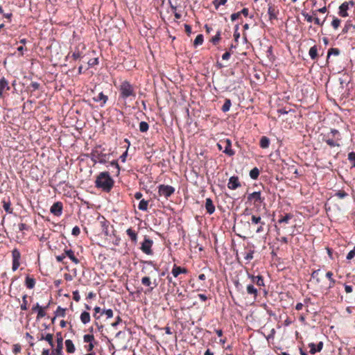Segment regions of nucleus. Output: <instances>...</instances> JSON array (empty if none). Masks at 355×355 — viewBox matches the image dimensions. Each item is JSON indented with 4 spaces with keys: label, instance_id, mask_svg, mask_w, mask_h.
<instances>
[{
    "label": "nucleus",
    "instance_id": "1",
    "mask_svg": "<svg viewBox=\"0 0 355 355\" xmlns=\"http://www.w3.org/2000/svg\"><path fill=\"white\" fill-rule=\"evenodd\" d=\"M114 184V180L107 171L101 172L95 180V187L105 192H110Z\"/></svg>",
    "mask_w": 355,
    "mask_h": 355
},
{
    "label": "nucleus",
    "instance_id": "2",
    "mask_svg": "<svg viewBox=\"0 0 355 355\" xmlns=\"http://www.w3.org/2000/svg\"><path fill=\"white\" fill-rule=\"evenodd\" d=\"M101 145L95 146V148L92 150L91 153L87 155L94 162V164H96L97 162L100 164H105L110 157V154L104 153V149L101 150Z\"/></svg>",
    "mask_w": 355,
    "mask_h": 355
},
{
    "label": "nucleus",
    "instance_id": "3",
    "mask_svg": "<svg viewBox=\"0 0 355 355\" xmlns=\"http://www.w3.org/2000/svg\"><path fill=\"white\" fill-rule=\"evenodd\" d=\"M129 97L135 98L136 97V92L134 87L128 80H124L121 83L119 87V98L126 100Z\"/></svg>",
    "mask_w": 355,
    "mask_h": 355
},
{
    "label": "nucleus",
    "instance_id": "4",
    "mask_svg": "<svg viewBox=\"0 0 355 355\" xmlns=\"http://www.w3.org/2000/svg\"><path fill=\"white\" fill-rule=\"evenodd\" d=\"M217 146L220 150H223V152L230 157L235 154V151L232 149V141L230 139L220 141L217 144Z\"/></svg>",
    "mask_w": 355,
    "mask_h": 355
},
{
    "label": "nucleus",
    "instance_id": "5",
    "mask_svg": "<svg viewBox=\"0 0 355 355\" xmlns=\"http://www.w3.org/2000/svg\"><path fill=\"white\" fill-rule=\"evenodd\" d=\"M175 192V188L170 185L160 184L158 186V193L168 199Z\"/></svg>",
    "mask_w": 355,
    "mask_h": 355
},
{
    "label": "nucleus",
    "instance_id": "6",
    "mask_svg": "<svg viewBox=\"0 0 355 355\" xmlns=\"http://www.w3.org/2000/svg\"><path fill=\"white\" fill-rule=\"evenodd\" d=\"M153 243V242L150 239L145 236L144 241L141 243V250L148 255L153 254V250L151 249Z\"/></svg>",
    "mask_w": 355,
    "mask_h": 355
},
{
    "label": "nucleus",
    "instance_id": "7",
    "mask_svg": "<svg viewBox=\"0 0 355 355\" xmlns=\"http://www.w3.org/2000/svg\"><path fill=\"white\" fill-rule=\"evenodd\" d=\"M264 200V198L261 197L260 191H254L248 196V201L250 202H253L254 205H260L263 202Z\"/></svg>",
    "mask_w": 355,
    "mask_h": 355
},
{
    "label": "nucleus",
    "instance_id": "8",
    "mask_svg": "<svg viewBox=\"0 0 355 355\" xmlns=\"http://www.w3.org/2000/svg\"><path fill=\"white\" fill-rule=\"evenodd\" d=\"M12 269L13 271H15L18 269L19 266V260L21 258V253L17 248H15L12 251Z\"/></svg>",
    "mask_w": 355,
    "mask_h": 355
},
{
    "label": "nucleus",
    "instance_id": "9",
    "mask_svg": "<svg viewBox=\"0 0 355 355\" xmlns=\"http://www.w3.org/2000/svg\"><path fill=\"white\" fill-rule=\"evenodd\" d=\"M56 348L51 352V355H62L63 348V338L60 334H57Z\"/></svg>",
    "mask_w": 355,
    "mask_h": 355
},
{
    "label": "nucleus",
    "instance_id": "10",
    "mask_svg": "<svg viewBox=\"0 0 355 355\" xmlns=\"http://www.w3.org/2000/svg\"><path fill=\"white\" fill-rule=\"evenodd\" d=\"M62 202L58 201L53 204L50 208V211L55 216H60L62 214Z\"/></svg>",
    "mask_w": 355,
    "mask_h": 355
},
{
    "label": "nucleus",
    "instance_id": "11",
    "mask_svg": "<svg viewBox=\"0 0 355 355\" xmlns=\"http://www.w3.org/2000/svg\"><path fill=\"white\" fill-rule=\"evenodd\" d=\"M241 186L239 178L237 176H232L229 179V182L227 183V187L230 189L235 190L237 188Z\"/></svg>",
    "mask_w": 355,
    "mask_h": 355
},
{
    "label": "nucleus",
    "instance_id": "12",
    "mask_svg": "<svg viewBox=\"0 0 355 355\" xmlns=\"http://www.w3.org/2000/svg\"><path fill=\"white\" fill-rule=\"evenodd\" d=\"M188 272V270L185 268H182L175 264L173 265V267L171 270V273L173 277H177L180 274H187Z\"/></svg>",
    "mask_w": 355,
    "mask_h": 355
},
{
    "label": "nucleus",
    "instance_id": "13",
    "mask_svg": "<svg viewBox=\"0 0 355 355\" xmlns=\"http://www.w3.org/2000/svg\"><path fill=\"white\" fill-rule=\"evenodd\" d=\"M10 89V87L8 80L4 77L1 78L0 79V98L2 97L4 91H8Z\"/></svg>",
    "mask_w": 355,
    "mask_h": 355
},
{
    "label": "nucleus",
    "instance_id": "14",
    "mask_svg": "<svg viewBox=\"0 0 355 355\" xmlns=\"http://www.w3.org/2000/svg\"><path fill=\"white\" fill-rule=\"evenodd\" d=\"M348 9H349V3H347V1L343 3L339 6L338 15L343 17H347L348 16V13H347Z\"/></svg>",
    "mask_w": 355,
    "mask_h": 355
},
{
    "label": "nucleus",
    "instance_id": "15",
    "mask_svg": "<svg viewBox=\"0 0 355 355\" xmlns=\"http://www.w3.org/2000/svg\"><path fill=\"white\" fill-rule=\"evenodd\" d=\"M205 209L209 214H212L215 211V206L212 200L209 198L206 199Z\"/></svg>",
    "mask_w": 355,
    "mask_h": 355
},
{
    "label": "nucleus",
    "instance_id": "16",
    "mask_svg": "<svg viewBox=\"0 0 355 355\" xmlns=\"http://www.w3.org/2000/svg\"><path fill=\"white\" fill-rule=\"evenodd\" d=\"M53 338V335L52 334H46V335H44V334H41L40 336L38 337L39 340H44L45 341H47L52 347L54 346Z\"/></svg>",
    "mask_w": 355,
    "mask_h": 355
},
{
    "label": "nucleus",
    "instance_id": "17",
    "mask_svg": "<svg viewBox=\"0 0 355 355\" xmlns=\"http://www.w3.org/2000/svg\"><path fill=\"white\" fill-rule=\"evenodd\" d=\"M246 291L248 295L252 296L256 299L258 293V290L254 287L252 284H249L246 286Z\"/></svg>",
    "mask_w": 355,
    "mask_h": 355
},
{
    "label": "nucleus",
    "instance_id": "18",
    "mask_svg": "<svg viewBox=\"0 0 355 355\" xmlns=\"http://www.w3.org/2000/svg\"><path fill=\"white\" fill-rule=\"evenodd\" d=\"M257 286L259 287V292H261L263 291L264 295L267 294V292L265 289H262L261 287H264L265 286V284H264V280H263V278L262 276L261 275H257V280L255 281V284Z\"/></svg>",
    "mask_w": 355,
    "mask_h": 355
},
{
    "label": "nucleus",
    "instance_id": "19",
    "mask_svg": "<svg viewBox=\"0 0 355 355\" xmlns=\"http://www.w3.org/2000/svg\"><path fill=\"white\" fill-rule=\"evenodd\" d=\"M141 282L144 286L148 287V292L150 293V292L153 291V288H152L153 283L150 281V279L149 277L145 276V277H142Z\"/></svg>",
    "mask_w": 355,
    "mask_h": 355
},
{
    "label": "nucleus",
    "instance_id": "20",
    "mask_svg": "<svg viewBox=\"0 0 355 355\" xmlns=\"http://www.w3.org/2000/svg\"><path fill=\"white\" fill-rule=\"evenodd\" d=\"M107 99V96L103 92L99 93L97 96L93 98V100L95 102L102 101L101 106H103L106 103Z\"/></svg>",
    "mask_w": 355,
    "mask_h": 355
},
{
    "label": "nucleus",
    "instance_id": "21",
    "mask_svg": "<svg viewBox=\"0 0 355 355\" xmlns=\"http://www.w3.org/2000/svg\"><path fill=\"white\" fill-rule=\"evenodd\" d=\"M64 254L65 256H67L74 263L78 264L79 263V260L75 257L72 250H65Z\"/></svg>",
    "mask_w": 355,
    "mask_h": 355
},
{
    "label": "nucleus",
    "instance_id": "22",
    "mask_svg": "<svg viewBox=\"0 0 355 355\" xmlns=\"http://www.w3.org/2000/svg\"><path fill=\"white\" fill-rule=\"evenodd\" d=\"M25 285L29 289L33 288L35 285V279L27 275L25 279Z\"/></svg>",
    "mask_w": 355,
    "mask_h": 355
},
{
    "label": "nucleus",
    "instance_id": "23",
    "mask_svg": "<svg viewBox=\"0 0 355 355\" xmlns=\"http://www.w3.org/2000/svg\"><path fill=\"white\" fill-rule=\"evenodd\" d=\"M66 349L68 353L72 354L75 352L76 348L72 340L68 339L65 340Z\"/></svg>",
    "mask_w": 355,
    "mask_h": 355
},
{
    "label": "nucleus",
    "instance_id": "24",
    "mask_svg": "<svg viewBox=\"0 0 355 355\" xmlns=\"http://www.w3.org/2000/svg\"><path fill=\"white\" fill-rule=\"evenodd\" d=\"M126 233L128 235V236L130 238L131 241L132 242L136 243L137 241V233L132 230V228H128L126 230Z\"/></svg>",
    "mask_w": 355,
    "mask_h": 355
},
{
    "label": "nucleus",
    "instance_id": "25",
    "mask_svg": "<svg viewBox=\"0 0 355 355\" xmlns=\"http://www.w3.org/2000/svg\"><path fill=\"white\" fill-rule=\"evenodd\" d=\"M259 145L262 148H268L270 145V139L266 136L261 137L259 141Z\"/></svg>",
    "mask_w": 355,
    "mask_h": 355
},
{
    "label": "nucleus",
    "instance_id": "26",
    "mask_svg": "<svg viewBox=\"0 0 355 355\" xmlns=\"http://www.w3.org/2000/svg\"><path fill=\"white\" fill-rule=\"evenodd\" d=\"M177 313H179L180 312ZM175 317L177 318V322L180 323L182 326H186L187 323L189 322V320L191 319L190 317L183 318L182 315H180L179 314H176Z\"/></svg>",
    "mask_w": 355,
    "mask_h": 355
},
{
    "label": "nucleus",
    "instance_id": "27",
    "mask_svg": "<svg viewBox=\"0 0 355 355\" xmlns=\"http://www.w3.org/2000/svg\"><path fill=\"white\" fill-rule=\"evenodd\" d=\"M11 202L10 200H8V201H6L5 200H3V207L5 211L8 214H12L13 209L11 208Z\"/></svg>",
    "mask_w": 355,
    "mask_h": 355
},
{
    "label": "nucleus",
    "instance_id": "28",
    "mask_svg": "<svg viewBox=\"0 0 355 355\" xmlns=\"http://www.w3.org/2000/svg\"><path fill=\"white\" fill-rule=\"evenodd\" d=\"M277 11L275 10V8L273 6H270L268 8V14L269 15V19L270 20L277 19Z\"/></svg>",
    "mask_w": 355,
    "mask_h": 355
},
{
    "label": "nucleus",
    "instance_id": "29",
    "mask_svg": "<svg viewBox=\"0 0 355 355\" xmlns=\"http://www.w3.org/2000/svg\"><path fill=\"white\" fill-rule=\"evenodd\" d=\"M102 231L105 234V236L110 235L109 223L107 220H104L101 222Z\"/></svg>",
    "mask_w": 355,
    "mask_h": 355
},
{
    "label": "nucleus",
    "instance_id": "30",
    "mask_svg": "<svg viewBox=\"0 0 355 355\" xmlns=\"http://www.w3.org/2000/svg\"><path fill=\"white\" fill-rule=\"evenodd\" d=\"M309 54L312 60H315L318 58V49L316 46L310 48Z\"/></svg>",
    "mask_w": 355,
    "mask_h": 355
},
{
    "label": "nucleus",
    "instance_id": "31",
    "mask_svg": "<svg viewBox=\"0 0 355 355\" xmlns=\"http://www.w3.org/2000/svg\"><path fill=\"white\" fill-rule=\"evenodd\" d=\"M231 105H232L231 100L229 98H226L225 100V103H224L223 105L221 107V110L223 112H227L230 110Z\"/></svg>",
    "mask_w": 355,
    "mask_h": 355
},
{
    "label": "nucleus",
    "instance_id": "32",
    "mask_svg": "<svg viewBox=\"0 0 355 355\" xmlns=\"http://www.w3.org/2000/svg\"><path fill=\"white\" fill-rule=\"evenodd\" d=\"M80 320L83 324H87L90 321V315L89 312H82Z\"/></svg>",
    "mask_w": 355,
    "mask_h": 355
},
{
    "label": "nucleus",
    "instance_id": "33",
    "mask_svg": "<svg viewBox=\"0 0 355 355\" xmlns=\"http://www.w3.org/2000/svg\"><path fill=\"white\" fill-rule=\"evenodd\" d=\"M259 175V170L258 168L254 167L250 171V177L252 180H257Z\"/></svg>",
    "mask_w": 355,
    "mask_h": 355
},
{
    "label": "nucleus",
    "instance_id": "34",
    "mask_svg": "<svg viewBox=\"0 0 355 355\" xmlns=\"http://www.w3.org/2000/svg\"><path fill=\"white\" fill-rule=\"evenodd\" d=\"M340 51L338 48H330L328 50L327 53V60L329 59L330 56L334 55H338L340 54Z\"/></svg>",
    "mask_w": 355,
    "mask_h": 355
},
{
    "label": "nucleus",
    "instance_id": "35",
    "mask_svg": "<svg viewBox=\"0 0 355 355\" xmlns=\"http://www.w3.org/2000/svg\"><path fill=\"white\" fill-rule=\"evenodd\" d=\"M333 273L331 271H329L326 273V277L328 278L330 281L329 285L326 288V290H328L329 288L334 286L335 284V280L332 278Z\"/></svg>",
    "mask_w": 355,
    "mask_h": 355
},
{
    "label": "nucleus",
    "instance_id": "36",
    "mask_svg": "<svg viewBox=\"0 0 355 355\" xmlns=\"http://www.w3.org/2000/svg\"><path fill=\"white\" fill-rule=\"evenodd\" d=\"M148 201L142 199L140 200L138 208L141 211H146L148 209Z\"/></svg>",
    "mask_w": 355,
    "mask_h": 355
},
{
    "label": "nucleus",
    "instance_id": "37",
    "mask_svg": "<svg viewBox=\"0 0 355 355\" xmlns=\"http://www.w3.org/2000/svg\"><path fill=\"white\" fill-rule=\"evenodd\" d=\"M251 221L252 224L265 225V222L261 220V218L259 216L252 215L251 217Z\"/></svg>",
    "mask_w": 355,
    "mask_h": 355
},
{
    "label": "nucleus",
    "instance_id": "38",
    "mask_svg": "<svg viewBox=\"0 0 355 355\" xmlns=\"http://www.w3.org/2000/svg\"><path fill=\"white\" fill-rule=\"evenodd\" d=\"M293 218V215L291 214H286L284 216L282 217L279 219V223H288L289 220Z\"/></svg>",
    "mask_w": 355,
    "mask_h": 355
},
{
    "label": "nucleus",
    "instance_id": "39",
    "mask_svg": "<svg viewBox=\"0 0 355 355\" xmlns=\"http://www.w3.org/2000/svg\"><path fill=\"white\" fill-rule=\"evenodd\" d=\"M203 41H204L203 35L202 34H199L196 36V39L194 40L193 45L195 46L201 45L203 43Z\"/></svg>",
    "mask_w": 355,
    "mask_h": 355
},
{
    "label": "nucleus",
    "instance_id": "40",
    "mask_svg": "<svg viewBox=\"0 0 355 355\" xmlns=\"http://www.w3.org/2000/svg\"><path fill=\"white\" fill-rule=\"evenodd\" d=\"M324 141L331 147L340 146V144L338 142V140H334L332 138H327Z\"/></svg>",
    "mask_w": 355,
    "mask_h": 355
},
{
    "label": "nucleus",
    "instance_id": "41",
    "mask_svg": "<svg viewBox=\"0 0 355 355\" xmlns=\"http://www.w3.org/2000/svg\"><path fill=\"white\" fill-rule=\"evenodd\" d=\"M351 28H355V26L352 24L351 21H347L343 28L342 33L343 34L347 33Z\"/></svg>",
    "mask_w": 355,
    "mask_h": 355
},
{
    "label": "nucleus",
    "instance_id": "42",
    "mask_svg": "<svg viewBox=\"0 0 355 355\" xmlns=\"http://www.w3.org/2000/svg\"><path fill=\"white\" fill-rule=\"evenodd\" d=\"M220 31H218L217 33H216V35L213 37L210 42L214 44V45H216L218 44V42L220 40Z\"/></svg>",
    "mask_w": 355,
    "mask_h": 355
},
{
    "label": "nucleus",
    "instance_id": "43",
    "mask_svg": "<svg viewBox=\"0 0 355 355\" xmlns=\"http://www.w3.org/2000/svg\"><path fill=\"white\" fill-rule=\"evenodd\" d=\"M48 308L47 306L40 305L39 303L34 304L31 309V311H44Z\"/></svg>",
    "mask_w": 355,
    "mask_h": 355
},
{
    "label": "nucleus",
    "instance_id": "44",
    "mask_svg": "<svg viewBox=\"0 0 355 355\" xmlns=\"http://www.w3.org/2000/svg\"><path fill=\"white\" fill-rule=\"evenodd\" d=\"M149 128L148 124L145 121H141L139 123V130L141 132H146Z\"/></svg>",
    "mask_w": 355,
    "mask_h": 355
},
{
    "label": "nucleus",
    "instance_id": "45",
    "mask_svg": "<svg viewBox=\"0 0 355 355\" xmlns=\"http://www.w3.org/2000/svg\"><path fill=\"white\" fill-rule=\"evenodd\" d=\"M234 286L237 291L241 292V293L243 292V286L242 284H241L239 282V279H235L234 281Z\"/></svg>",
    "mask_w": 355,
    "mask_h": 355
},
{
    "label": "nucleus",
    "instance_id": "46",
    "mask_svg": "<svg viewBox=\"0 0 355 355\" xmlns=\"http://www.w3.org/2000/svg\"><path fill=\"white\" fill-rule=\"evenodd\" d=\"M340 19L336 17H334L333 20L331 21V26L334 29H337L340 24Z\"/></svg>",
    "mask_w": 355,
    "mask_h": 355
},
{
    "label": "nucleus",
    "instance_id": "47",
    "mask_svg": "<svg viewBox=\"0 0 355 355\" xmlns=\"http://www.w3.org/2000/svg\"><path fill=\"white\" fill-rule=\"evenodd\" d=\"M348 159L352 164L353 167H355V153L351 152L348 154Z\"/></svg>",
    "mask_w": 355,
    "mask_h": 355
},
{
    "label": "nucleus",
    "instance_id": "48",
    "mask_svg": "<svg viewBox=\"0 0 355 355\" xmlns=\"http://www.w3.org/2000/svg\"><path fill=\"white\" fill-rule=\"evenodd\" d=\"M320 272V270L318 269V270H313V272L311 273V277L313 279H315L318 283H319L320 282V279L318 277Z\"/></svg>",
    "mask_w": 355,
    "mask_h": 355
},
{
    "label": "nucleus",
    "instance_id": "49",
    "mask_svg": "<svg viewBox=\"0 0 355 355\" xmlns=\"http://www.w3.org/2000/svg\"><path fill=\"white\" fill-rule=\"evenodd\" d=\"M21 311H25L28 309V301L26 295L23 297V302L21 304Z\"/></svg>",
    "mask_w": 355,
    "mask_h": 355
},
{
    "label": "nucleus",
    "instance_id": "50",
    "mask_svg": "<svg viewBox=\"0 0 355 355\" xmlns=\"http://www.w3.org/2000/svg\"><path fill=\"white\" fill-rule=\"evenodd\" d=\"M94 340V337L92 334H85L83 337L85 343H92Z\"/></svg>",
    "mask_w": 355,
    "mask_h": 355
},
{
    "label": "nucleus",
    "instance_id": "51",
    "mask_svg": "<svg viewBox=\"0 0 355 355\" xmlns=\"http://www.w3.org/2000/svg\"><path fill=\"white\" fill-rule=\"evenodd\" d=\"M331 134L332 135L333 137H335L336 140H340V132L338 130L336 129H331Z\"/></svg>",
    "mask_w": 355,
    "mask_h": 355
},
{
    "label": "nucleus",
    "instance_id": "52",
    "mask_svg": "<svg viewBox=\"0 0 355 355\" xmlns=\"http://www.w3.org/2000/svg\"><path fill=\"white\" fill-rule=\"evenodd\" d=\"M71 57L73 58V60H76L83 57V53L81 52H80L79 51H76L72 53Z\"/></svg>",
    "mask_w": 355,
    "mask_h": 355
},
{
    "label": "nucleus",
    "instance_id": "53",
    "mask_svg": "<svg viewBox=\"0 0 355 355\" xmlns=\"http://www.w3.org/2000/svg\"><path fill=\"white\" fill-rule=\"evenodd\" d=\"M302 15L304 17V18L306 19V20L308 22H312L313 21L314 17L313 16H311V15H309L306 12L302 11Z\"/></svg>",
    "mask_w": 355,
    "mask_h": 355
},
{
    "label": "nucleus",
    "instance_id": "54",
    "mask_svg": "<svg viewBox=\"0 0 355 355\" xmlns=\"http://www.w3.org/2000/svg\"><path fill=\"white\" fill-rule=\"evenodd\" d=\"M227 2V0H214L213 3L216 8H218L220 5H225Z\"/></svg>",
    "mask_w": 355,
    "mask_h": 355
},
{
    "label": "nucleus",
    "instance_id": "55",
    "mask_svg": "<svg viewBox=\"0 0 355 355\" xmlns=\"http://www.w3.org/2000/svg\"><path fill=\"white\" fill-rule=\"evenodd\" d=\"M87 64L89 67H93L94 65H96L98 64V58H96L90 59L88 61Z\"/></svg>",
    "mask_w": 355,
    "mask_h": 355
},
{
    "label": "nucleus",
    "instance_id": "56",
    "mask_svg": "<svg viewBox=\"0 0 355 355\" xmlns=\"http://www.w3.org/2000/svg\"><path fill=\"white\" fill-rule=\"evenodd\" d=\"M336 196L337 197H338L339 198L343 199V198H345L347 196V193L344 191L340 190L336 193Z\"/></svg>",
    "mask_w": 355,
    "mask_h": 355
},
{
    "label": "nucleus",
    "instance_id": "57",
    "mask_svg": "<svg viewBox=\"0 0 355 355\" xmlns=\"http://www.w3.org/2000/svg\"><path fill=\"white\" fill-rule=\"evenodd\" d=\"M80 230L78 226H75L73 227L72 231H71L72 235L77 236L80 234Z\"/></svg>",
    "mask_w": 355,
    "mask_h": 355
},
{
    "label": "nucleus",
    "instance_id": "58",
    "mask_svg": "<svg viewBox=\"0 0 355 355\" xmlns=\"http://www.w3.org/2000/svg\"><path fill=\"white\" fill-rule=\"evenodd\" d=\"M355 257V247L354 248L353 250H350L347 255V259L348 260H351L354 257Z\"/></svg>",
    "mask_w": 355,
    "mask_h": 355
},
{
    "label": "nucleus",
    "instance_id": "59",
    "mask_svg": "<svg viewBox=\"0 0 355 355\" xmlns=\"http://www.w3.org/2000/svg\"><path fill=\"white\" fill-rule=\"evenodd\" d=\"M253 254L254 251L250 250L249 252L245 254L244 259L248 261L252 260L253 259Z\"/></svg>",
    "mask_w": 355,
    "mask_h": 355
},
{
    "label": "nucleus",
    "instance_id": "60",
    "mask_svg": "<svg viewBox=\"0 0 355 355\" xmlns=\"http://www.w3.org/2000/svg\"><path fill=\"white\" fill-rule=\"evenodd\" d=\"M309 347L310 348V353L312 354H314L315 352H318V350H316V347H315V345L314 343H309Z\"/></svg>",
    "mask_w": 355,
    "mask_h": 355
},
{
    "label": "nucleus",
    "instance_id": "61",
    "mask_svg": "<svg viewBox=\"0 0 355 355\" xmlns=\"http://www.w3.org/2000/svg\"><path fill=\"white\" fill-rule=\"evenodd\" d=\"M110 165L112 166V167H114L115 168H116L117 170V173L119 174V171H120V167H119V165L118 164V162L116 160H113L110 162Z\"/></svg>",
    "mask_w": 355,
    "mask_h": 355
},
{
    "label": "nucleus",
    "instance_id": "62",
    "mask_svg": "<svg viewBox=\"0 0 355 355\" xmlns=\"http://www.w3.org/2000/svg\"><path fill=\"white\" fill-rule=\"evenodd\" d=\"M73 299L76 302H78L80 300V296L79 292L78 291H75L73 292Z\"/></svg>",
    "mask_w": 355,
    "mask_h": 355
},
{
    "label": "nucleus",
    "instance_id": "63",
    "mask_svg": "<svg viewBox=\"0 0 355 355\" xmlns=\"http://www.w3.org/2000/svg\"><path fill=\"white\" fill-rule=\"evenodd\" d=\"M21 345L19 344H15L13 345V352L17 354L21 351Z\"/></svg>",
    "mask_w": 355,
    "mask_h": 355
},
{
    "label": "nucleus",
    "instance_id": "64",
    "mask_svg": "<svg viewBox=\"0 0 355 355\" xmlns=\"http://www.w3.org/2000/svg\"><path fill=\"white\" fill-rule=\"evenodd\" d=\"M18 228L19 231L28 230V226L25 223H19L18 225Z\"/></svg>",
    "mask_w": 355,
    "mask_h": 355
}]
</instances>
